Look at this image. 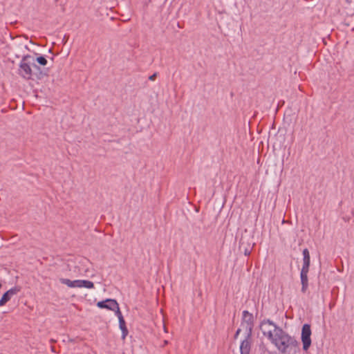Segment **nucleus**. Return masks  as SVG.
<instances>
[{"label": "nucleus", "mask_w": 354, "mask_h": 354, "mask_svg": "<svg viewBox=\"0 0 354 354\" xmlns=\"http://www.w3.org/2000/svg\"><path fill=\"white\" fill-rule=\"evenodd\" d=\"M281 328L277 326L272 321L269 319H263L260 324V329L264 336L271 342L274 337V334L277 333V329Z\"/></svg>", "instance_id": "obj_3"}, {"label": "nucleus", "mask_w": 354, "mask_h": 354, "mask_svg": "<svg viewBox=\"0 0 354 354\" xmlns=\"http://www.w3.org/2000/svg\"><path fill=\"white\" fill-rule=\"evenodd\" d=\"M251 249L250 248H245L244 249V254L245 255H249L250 254Z\"/></svg>", "instance_id": "obj_18"}, {"label": "nucleus", "mask_w": 354, "mask_h": 354, "mask_svg": "<svg viewBox=\"0 0 354 354\" xmlns=\"http://www.w3.org/2000/svg\"><path fill=\"white\" fill-rule=\"evenodd\" d=\"M21 288L19 286H15L6 292L0 299V306H4L8 301L10 300L13 295L18 294Z\"/></svg>", "instance_id": "obj_6"}, {"label": "nucleus", "mask_w": 354, "mask_h": 354, "mask_svg": "<svg viewBox=\"0 0 354 354\" xmlns=\"http://www.w3.org/2000/svg\"><path fill=\"white\" fill-rule=\"evenodd\" d=\"M60 282L62 283V284H65L67 286L70 287V288H72V281L68 279H64V278H61L59 279Z\"/></svg>", "instance_id": "obj_14"}, {"label": "nucleus", "mask_w": 354, "mask_h": 354, "mask_svg": "<svg viewBox=\"0 0 354 354\" xmlns=\"http://www.w3.org/2000/svg\"><path fill=\"white\" fill-rule=\"evenodd\" d=\"M30 58L31 56L29 55L24 56L19 64V73L23 78L26 80L31 79L32 75L31 65L35 69H40L38 66L30 60Z\"/></svg>", "instance_id": "obj_2"}, {"label": "nucleus", "mask_w": 354, "mask_h": 354, "mask_svg": "<svg viewBox=\"0 0 354 354\" xmlns=\"http://www.w3.org/2000/svg\"><path fill=\"white\" fill-rule=\"evenodd\" d=\"M156 77H157V73H154L153 75H151L149 77V80L151 81H153L156 80Z\"/></svg>", "instance_id": "obj_17"}, {"label": "nucleus", "mask_w": 354, "mask_h": 354, "mask_svg": "<svg viewBox=\"0 0 354 354\" xmlns=\"http://www.w3.org/2000/svg\"><path fill=\"white\" fill-rule=\"evenodd\" d=\"M118 302L115 299H106L104 301H98L97 306L100 308H106L110 310H113L114 307H117Z\"/></svg>", "instance_id": "obj_8"}, {"label": "nucleus", "mask_w": 354, "mask_h": 354, "mask_svg": "<svg viewBox=\"0 0 354 354\" xmlns=\"http://www.w3.org/2000/svg\"><path fill=\"white\" fill-rule=\"evenodd\" d=\"M113 311H115V315L118 317V319H120V318H124L122 315V313H121V311L120 310L119 304H118L117 307H114L113 308Z\"/></svg>", "instance_id": "obj_15"}, {"label": "nucleus", "mask_w": 354, "mask_h": 354, "mask_svg": "<svg viewBox=\"0 0 354 354\" xmlns=\"http://www.w3.org/2000/svg\"><path fill=\"white\" fill-rule=\"evenodd\" d=\"M243 245H244V241H243V239H241L240 240V249L241 250L242 248L243 247Z\"/></svg>", "instance_id": "obj_20"}, {"label": "nucleus", "mask_w": 354, "mask_h": 354, "mask_svg": "<svg viewBox=\"0 0 354 354\" xmlns=\"http://www.w3.org/2000/svg\"><path fill=\"white\" fill-rule=\"evenodd\" d=\"M271 342L283 354H295L299 351V344L295 337L290 336L282 328L277 329V333Z\"/></svg>", "instance_id": "obj_1"}, {"label": "nucleus", "mask_w": 354, "mask_h": 354, "mask_svg": "<svg viewBox=\"0 0 354 354\" xmlns=\"http://www.w3.org/2000/svg\"><path fill=\"white\" fill-rule=\"evenodd\" d=\"M241 331V328H238L237 330L236 331L235 333V335H234V338L236 339L239 336V335L240 334Z\"/></svg>", "instance_id": "obj_19"}, {"label": "nucleus", "mask_w": 354, "mask_h": 354, "mask_svg": "<svg viewBox=\"0 0 354 354\" xmlns=\"http://www.w3.org/2000/svg\"><path fill=\"white\" fill-rule=\"evenodd\" d=\"M252 346V336L246 334L245 339L241 342L240 353L241 354H250Z\"/></svg>", "instance_id": "obj_7"}, {"label": "nucleus", "mask_w": 354, "mask_h": 354, "mask_svg": "<svg viewBox=\"0 0 354 354\" xmlns=\"http://www.w3.org/2000/svg\"><path fill=\"white\" fill-rule=\"evenodd\" d=\"M303 266L301 270H308L309 271L310 268V253L307 248H305L303 250Z\"/></svg>", "instance_id": "obj_10"}, {"label": "nucleus", "mask_w": 354, "mask_h": 354, "mask_svg": "<svg viewBox=\"0 0 354 354\" xmlns=\"http://www.w3.org/2000/svg\"><path fill=\"white\" fill-rule=\"evenodd\" d=\"M119 326L122 330V338L124 339L128 335V330L126 327V324L124 318L119 319Z\"/></svg>", "instance_id": "obj_11"}, {"label": "nucleus", "mask_w": 354, "mask_h": 354, "mask_svg": "<svg viewBox=\"0 0 354 354\" xmlns=\"http://www.w3.org/2000/svg\"><path fill=\"white\" fill-rule=\"evenodd\" d=\"M241 326L245 329L246 334L249 335V337L252 336L254 317L252 314L250 313L248 310L243 312Z\"/></svg>", "instance_id": "obj_4"}, {"label": "nucleus", "mask_w": 354, "mask_h": 354, "mask_svg": "<svg viewBox=\"0 0 354 354\" xmlns=\"http://www.w3.org/2000/svg\"><path fill=\"white\" fill-rule=\"evenodd\" d=\"M308 270H301L300 278L301 283V292L305 293L308 287Z\"/></svg>", "instance_id": "obj_9"}, {"label": "nucleus", "mask_w": 354, "mask_h": 354, "mask_svg": "<svg viewBox=\"0 0 354 354\" xmlns=\"http://www.w3.org/2000/svg\"><path fill=\"white\" fill-rule=\"evenodd\" d=\"M1 287V284L0 283V288Z\"/></svg>", "instance_id": "obj_22"}, {"label": "nucleus", "mask_w": 354, "mask_h": 354, "mask_svg": "<svg viewBox=\"0 0 354 354\" xmlns=\"http://www.w3.org/2000/svg\"><path fill=\"white\" fill-rule=\"evenodd\" d=\"M43 75H44V74H43L41 72H40V73H39V75H38V76H37V77H38L39 79H41V78L43 77Z\"/></svg>", "instance_id": "obj_21"}, {"label": "nucleus", "mask_w": 354, "mask_h": 354, "mask_svg": "<svg viewBox=\"0 0 354 354\" xmlns=\"http://www.w3.org/2000/svg\"><path fill=\"white\" fill-rule=\"evenodd\" d=\"M36 60H37V62L39 64H41V65H42V66H46V65L47 64V60H46V59L44 57H43V56H39V57H37Z\"/></svg>", "instance_id": "obj_13"}, {"label": "nucleus", "mask_w": 354, "mask_h": 354, "mask_svg": "<svg viewBox=\"0 0 354 354\" xmlns=\"http://www.w3.org/2000/svg\"><path fill=\"white\" fill-rule=\"evenodd\" d=\"M311 329L310 326L308 324H305L302 326L301 329V342L303 344V350L306 351L308 350L311 345Z\"/></svg>", "instance_id": "obj_5"}, {"label": "nucleus", "mask_w": 354, "mask_h": 354, "mask_svg": "<svg viewBox=\"0 0 354 354\" xmlns=\"http://www.w3.org/2000/svg\"><path fill=\"white\" fill-rule=\"evenodd\" d=\"M72 288H81V280L72 281Z\"/></svg>", "instance_id": "obj_16"}, {"label": "nucleus", "mask_w": 354, "mask_h": 354, "mask_svg": "<svg viewBox=\"0 0 354 354\" xmlns=\"http://www.w3.org/2000/svg\"><path fill=\"white\" fill-rule=\"evenodd\" d=\"M81 288H93L94 283L91 281L81 280Z\"/></svg>", "instance_id": "obj_12"}]
</instances>
